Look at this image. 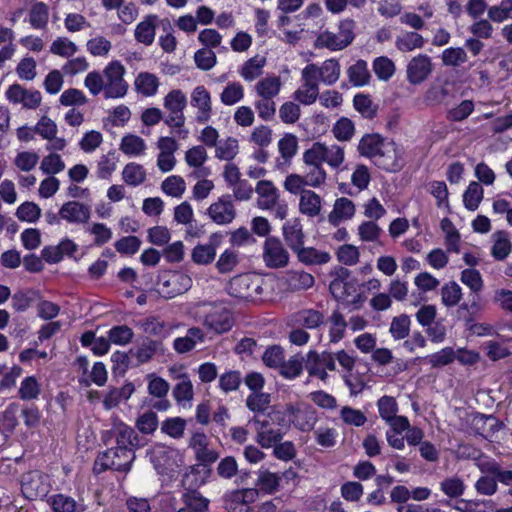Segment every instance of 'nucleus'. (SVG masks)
Returning <instances> with one entry per match:
<instances>
[{"instance_id":"24","label":"nucleus","mask_w":512,"mask_h":512,"mask_svg":"<svg viewBox=\"0 0 512 512\" xmlns=\"http://www.w3.org/2000/svg\"><path fill=\"white\" fill-rule=\"evenodd\" d=\"M111 433L116 442L115 447L130 449L135 452V450L141 446L137 432L125 423L120 422L115 424Z\"/></svg>"},{"instance_id":"45","label":"nucleus","mask_w":512,"mask_h":512,"mask_svg":"<svg viewBox=\"0 0 512 512\" xmlns=\"http://www.w3.org/2000/svg\"><path fill=\"white\" fill-rule=\"evenodd\" d=\"M286 283L293 291L307 290L314 285V277L305 271H289L286 274Z\"/></svg>"},{"instance_id":"18","label":"nucleus","mask_w":512,"mask_h":512,"mask_svg":"<svg viewBox=\"0 0 512 512\" xmlns=\"http://www.w3.org/2000/svg\"><path fill=\"white\" fill-rule=\"evenodd\" d=\"M373 162L387 172H397L403 167L401 151L393 141L385 144Z\"/></svg>"},{"instance_id":"63","label":"nucleus","mask_w":512,"mask_h":512,"mask_svg":"<svg viewBox=\"0 0 512 512\" xmlns=\"http://www.w3.org/2000/svg\"><path fill=\"white\" fill-rule=\"evenodd\" d=\"M354 108L366 119H373L377 115V105L365 94H357L353 99Z\"/></svg>"},{"instance_id":"16","label":"nucleus","mask_w":512,"mask_h":512,"mask_svg":"<svg viewBox=\"0 0 512 512\" xmlns=\"http://www.w3.org/2000/svg\"><path fill=\"white\" fill-rule=\"evenodd\" d=\"M432 71L431 58L426 54H418L408 62L406 78L410 84L419 85L428 79Z\"/></svg>"},{"instance_id":"61","label":"nucleus","mask_w":512,"mask_h":512,"mask_svg":"<svg viewBox=\"0 0 512 512\" xmlns=\"http://www.w3.org/2000/svg\"><path fill=\"white\" fill-rule=\"evenodd\" d=\"M38 298L39 294L34 290L18 291L12 295L11 305L15 311L24 312Z\"/></svg>"},{"instance_id":"4","label":"nucleus","mask_w":512,"mask_h":512,"mask_svg":"<svg viewBox=\"0 0 512 512\" xmlns=\"http://www.w3.org/2000/svg\"><path fill=\"white\" fill-rule=\"evenodd\" d=\"M163 106L168 110L169 114L164 119V123L172 129H178L177 133L185 139L189 131L184 129L185 116L184 109L187 106V97L180 89L171 90L163 100Z\"/></svg>"},{"instance_id":"64","label":"nucleus","mask_w":512,"mask_h":512,"mask_svg":"<svg viewBox=\"0 0 512 512\" xmlns=\"http://www.w3.org/2000/svg\"><path fill=\"white\" fill-rule=\"evenodd\" d=\"M242 383L241 373L237 370H229L219 376L218 386L224 393L239 389Z\"/></svg>"},{"instance_id":"36","label":"nucleus","mask_w":512,"mask_h":512,"mask_svg":"<svg viewBox=\"0 0 512 512\" xmlns=\"http://www.w3.org/2000/svg\"><path fill=\"white\" fill-rule=\"evenodd\" d=\"M217 234H212L210 242L207 244L196 245L191 253V258L194 263L200 265H207L213 262L216 256V238Z\"/></svg>"},{"instance_id":"51","label":"nucleus","mask_w":512,"mask_h":512,"mask_svg":"<svg viewBox=\"0 0 512 512\" xmlns=\"http://www.w3.org/2000/svg\"><path fill=\"white\" fill-rule=\"evenodd\" d=\"M295 321L307 329H316L324 323V315L315 309H303L296 313Z\"/></svg>"},{"instance_id":"8","label":"nucleus","mask_w":512,"mask_h":512,"mask_svg":"<svg viewBox=\"0 0 512 512\" xmlns=\"http://www.w3.org/2000/svg\"><path fill=\"white\" fill-rule=\"evenodd\" d=\"M285 415L297 429L303 432L312 430L317 422L315 409L306 403L288 404Z\"/></svg>"},{"instance_id":"13","label":"nucleus","mask_w":512,"mask_h":512,"mask_svg":"<svg viewBox=\"0 0 512 512\" xmlns=\"http://www.w3.org/2000/svg\"><path fill=\"white\" fill-rule=\"evenodd\" d=\"M236 209L231 199V195L220 196L207 208V215L210 220L217 225H229L236 218Z\"/></svg>"},{"instance_id":"3","label":"nucleus","mask_w":512,"mask_h":512,"mask_svg":"<svg viewBox=\"0 0 512 512\" xmlns=\"http://www.w3.org/2000/svg\"><path fill=\"white\" fill-rule=\"evenodd\" d=\"M257 207L261 210L272 211L275 218L283 220L288 215V204L280 199L278 188L269 180H260L255 187Z\"/></svg>"},{"instance_id":"49","label":"nucleus","mask_w":512,"mask_h":512,"mask_svg":"<svg viewBox=\"0 0 512 512\" xmlns=\"http://www.w3.org/2000/svg\"><path fill=\"white\" fill-rule=\"evenodd\" d=\"M329 339L331 343H338L345 336L347 321L339 310H334L329 318Z\"/></svg>"},{"instance_id":"7","label":"nucleus","mask_w":512,"mask_h":512,"mask_svg":"<svg viewBox=\"0 0 512 512\" xmlns=\"http://www.w3.org/2000/svg\"><path fill=\"white\" fill-rule=\"evenodd\" d=\"M262 261L269 269H282L288 266L290 254L276 236H268L262 246Z\"/></svg>"},{"instance_id":"30","label":"nucleus","mask_w":512,"mask_h":512,"mask_svg":"<svg viewBox=\"0 0 512 512\" xmlns=\"http://www.w3.org/2000/svg\"><path fill=\"white\" fill-rule=\"evenodd\" d=\"M130 352L136 358L138 363L144 364L151 361L156 354L163 353L164 348L161 341L147 337L139 344V346L132 349Z\"/></svg>"},{"instance_id":"41","label":"nucleus","mask_w":512,"mask_h":512,"mask_svg":"<svg viewBox=\"0 0 512 512\" xmlns=\"http://www.w3.org/2000/svg\"><path fill=\"white\" fill-rule=\"evenodd\" d=\"M281 478L278 473L260 469L257 472L256 486L263 493L273 494L278 490Z\"/></svg>"},{"instance_id":"32","label":"nucleus","mask_w":512,"mask_h":512,"mask_svg":"<svg viewBox=\"0 0 512 512\" xmlns=\"http://www.w3.org/2000/svg\"><path fill=\"white\" fill-rule=\"evenodd\" d=\"M322 198L312 190L302 191L299 199V211L301 214L314 218L320 215L322 210Z\"/></svg>"},{"instance_id":"59","label":"nucleus","mask_w":512,"mask_h":512,"mask_svg":"<svg viewBox=\"0 0 512 512\" xmlns=\"http://www.w3.org/2000/svg\"><path fill=\"white\" fill-rule=\"evenodd\" d=\"M239 263V252L233 248L226 249L220 254L216 268L221 274L232 272Z\"/></svg>"},{"instance_id":"6","label":"nucleus","mask_w":512,"mask_h":512,"mask_svg":"<svg viewBox=\"0 0 512 512\" xmlns=\"http://www.w3.org/2000/svg\"><path fill=\"white\" fill-rule=\"evenodd\" d=\"M306 159L310 163H327L331 168H339L345 160L344 148L337 145H326L315 142L306 150Z\"/></svg>"},{"instance_id":"40","label":"nucleus","mask_w":512,"mask_h":512,"mask_svg":"<svg viewBox=\"0 0 512 512\" xmlns=\"http://www.w3.org/2000/svg\"><path fill=\"white\" fill-rule=\"evenodd\" d=\"M53 512H83L84 506L77 503L72 497L64 494H55L48 499Z\"/></svg>"},{"instance_id":"31","label":"nucleus","mask_w":512,"mask_h":512,"mask_svg":"<svg viewBox=\"0 0 512 512\" xmlns=\"http://www.w3.org/2000/svg\"><path fill=\"white\" fill-rule=\"evenodd\" d=\"M387 142L379 134H365L359 141L358 151L360 155L374 161Z\"/></svg>"},{"instance_id":"12","label":"nucleus","mask_w":512,"mask_h":512,"mask_svg":"<svg viewBox=\"0 0 512 512\" xmlns=\"http://www.w3.org/2000/svg\"><path fill=\"white\" fill-rule=\"evenodd\" d=\"M305 369L310 376L325 381L328 377L326 371H334L336 369L335 358L330 352L317 353L309 351L306 355Z\"/></svg>"},{"instance_id":"38","label":"nucleus","mask_w":512,"mask_h":512,"mask_svg":"<svg viewBox=\"0 0 512 512\" xmlns=\"http://www.w3.org/2000/svg\"><path fill=\"white\" fill-rule=\"evenodd\" d=\"M303 161L307 166V171L303 176L307 186L316 188L324 184L327 178V174L323 168L322 163H310L307 161L306 151L303 153Z\"/></svg>"},{"instance_id":"54","label":"nucleus","mask_w":512,"mask_h":512,"mask_svg":"<svg viewBox=\"0 0 512 512\" xmlns=\"http://www.w3.org/2000/svg\"><path fill=\"white\" fill-rule=\"evenodd\" d=\"M244 98V87L239 82L228 83L220 94V101L226 106H232Z\"/></svg>"},{"instance_id":"23","label":"nucleus","mask_w":512,"mask_h":512,"mask_svg":"<svg viewBox=\"0 0 512 512\" xmlns=\"http://www.w3.org/2000/svg\"><path fill=\"white\" fill-rule=\"evenodd\" d=\"M212 470L205 465H191L189 466L181 480L182 486L185 491L198 490L210 478Z\"/></svg>"},{"instance_id":"35","label":"nucleus","mask_w":512,"mask_h":512,"mask_svg":"<svg viewBox=\"0 0 512 512\" xmlns=\"http://www.w3.org/2000/svg\"><path fill=\"white\" fill-rule=\"evenodd\" d=\"M135 387L131 382L126 383L121 388H110L103 399V407L110 410L117 407L121 401L128 400L134 393Z\"/></svg>"},{"instance_id":"21","label":"nucleus","mask_w":512,"mask_h":512,"mask_svg":"<svg viewBox=\"0 0 512 512\" xmlns=\"http://www.w3.org/2000/svg\"><path fill=\"white\" fill-rule=\"evenodd\" d=\"M306 67L315 69L314 76L318 79V82L327 86L334 85L340 78L341 66L335 58L325 60L320 66L310 63Z\"/></svg>"},{"instance_id":"25","label":"nucleus","mask_w":512,"mask_h":512,"mask_svg":"<svg viewBox=\"0 0 512 512\" xmlns=\"http://www.w3.org/2000/svg\"><path fill=\"white\" fill-rule=\"evenodd\" d=\"M173 379L177 380L176 385L173 388L172 394L174 399L179 404L189 403L193 400L194 391L193 384L187 373H178L176 368H170Z\"/></svg>"},{"instance_id":"57","label":"nucleus","mask_w":512,"mask_h":512,"mask_svg":"<svg viewBox=\"0 0 512 512\" xmlns=\"http://www.w3.org/2000/svg\"><path fill=\"white\" fill-rule=\"evenodd\" d=\"M146 380L149 395L155 398H163L167 396L170 390V385L165 379L155 373H150L146 376Z\"/></svg>"},{"instance_id":"27","label":"nucleus","mask_w":512,"mask_h":512,"mask_svg":"<svg viewBox=\"0 0 512 512\" xmlns=\"http://www.w3.org/2000/svg\"><path fill=\"white\" fill-rule=\"evenodd\" d=\"M282 234L287 246L293 253L304 245L305 235L301 221L298 218L286 221L282 227Z\"/></svg>"},{"instance_id":"43","label":"nucleus","mask_w":512,"mask_h":512,"mask_svg":"<svg viewBox=\"0 0 512 512\" xmlns=\"http://www.w3.org/2000/svg\"><path fill=\"white\" fill-rule=\"evenodd\" d=\"M347 75L350 83L356 87L367 85L371 77L367 62L361 59L347 69Z\"/></svg>"},{"instance_id":"62","label":"nucleus","mask_w":512,"mask_h":512,"mask_svg":"<svg viewBox=\"0 0 512 512\" xmlns=\"http://www.w3.org/2000/svg\"><path fill=\"white\" fill-rule=\"evenodd\" d=\"M462 298V288L454 281L441 288V300L446 307L456 306Z\"/></svg>"},{"instance_id":"58","label":"nucleus","mask_w":512,"mask_h":512,"mask_svg":"<svg viewBox=\"0 0 512 512\" xmlns=\"http://www.w3.org/2000/svg\"><path fill=\"white\" fill-rule=\"evenodd\" d=\"M22 373L23 369L19 365H13L10 369H7L5 364H0V391L13 388Z\"/></svg>"},{"instance_id":"10","label":"nucleus","mask_w":512,"mask_h":512,"mask_svg":"<svg viewBox=\"0 0 512 512\" xmlns=\"http://www.w3.org/2000/svg\"><path fill=\"white\" fill-rule=\"evenodd\" d=\"M182 461L179 451L165 445H156L151 453V462L161 475H168L179 467Z\"/></svg>"},{"instance_id":"15","label":"nucleus","mask_w":512,"mask_h":512,"mask_svg":"<svg viewBox=\"0 0 512 512\" xmlns=\"http://www.w3.org/2000/svg\"><path fill=\"white\" fill-rule=\"evenodd\" d=\"M190 105L196 109L195 120L199 124L207 123L212 116V98L203 85L196 86L190 95Z\"/></svg>"},{"instance_id":"50","label":"nucleus","mask_w":512,"mask_h":512,"mask_svg":"<svg viewBox=\"0 0 512 512\" xmlns=\"http://www.w3.org/2000/svg\"><path fill=\"white\" fill-rule=\"evenodd\" d=\"M484 197V190L480 183L473 181L463 193V203L467 210L475 211L478 209Z\"/></svg>"},{"instance_id":"14","label":"nucleus","mask_w":512,"mask_h":512,"mask_svg":"<svg viewBox=\"0 0 512 512\" xmlns=\"http://www.w3.org/2000/svg\"><path fill=\"white\" fill-rule=\"evenodd\" d=\"M10 103L21 104L24 109H36L42 102V95L38 90L26 89L20 84H12L5 92Z\"/></svg>"},{"instance_id":"11","label":"nucleus","mask_w":512,"mask_h":512,"mask_svg":"<svg viewBox=\"0 0 512 512\" xmlns=\"http://www.w3.org/2000/svg\"><path fill=\"white\" fill-rule=\"evenodd\" d=\"M315 69L306 66L301 71V85L294 91L293 98L303 105H312L319 97V82L314 76Z\"/></svg>"},{"instance_id":"5","label":"nucleus","mask_w":512,"mask_h":512,"mask_svg":"<svg viewBox=\"0 0 512 512\" xmlns=\"http://www.w3.org/2000/svg\"><path fill=\"white\" fill-rule=\"evenodd\" d=\"M125 73L126 69L119 61H112L106 65L103 70L106 99L123 98L127 94L129 85L124 79Z\"/></svg>"},{"instance_id":"53","label":"nucleus","mask_w":512,"mask_h":512,"mask_svg":"<svg viewBox=\"0 0 512 512\" xmlns=\"http://www.w3.org/2000/svg\"><path fill=\"white\" fill-rule=\"evenodd\" d=\"M494 244L491 254L496 260H504L511 252V242L508 234L504 231H498L494 235Z\"/></svg>"},{"instance_id":"2","label":"nucleus","mask_w":512,"mask_h":512,"mask_svg":"<svg viewBox=\"0 0 512 512\" xmlns=\"http://www.w3.org/2000/svg\"><path fill=\"white\" fill-rule=\"evenodd\" d=\"M136 458L135 452L121 447H112L98 454L93 472L99 475L107 470L128 473Z\"/></svg>"},{"instance_id":"52","label":"nucleus","mask_w":512,"mask_h":512,"mask_svg":"<svg viewBox=\"0 0 512 512\" xmlns=\"http://www.w3.org/2000/svg\"><path fill=\"white\" fill-rule=\"evenodd\" d=\"M488 18L494 23H503L512 19V0H501L498 4L489 6Z\"/></svg>"},{"instance_id":"56","label":"nucleus","mask_w":512,"mask_h":512,"mask_svg":"<svg viewBox=\"0 0 512 512\" xmlns=\"http://www.w3.org/2000/svg\"><path fill=\"white\" fill-rule=\"evenodd\" d=\"M107 337L110 339L112 344L125 346L131 343L134 337V332L132 328L127 325H116L107 331Z\"/></svg>"},{"instance_id":"28","label":"nucleus","mask_w":512,"mask_h":512,"mask_svg":"<svg viewBox=\"0 0 512 512\" xmlns=\"http://www.w3.org/2000/svg\"><path fill=\"white\" fill-rule=\"evenodd\" d=\"M205 341V334L199 327H191L187 330L186 335L177 337L173 341V348L179 354H185L192 351L197 344Z\"/></svg>"},{"instance_id":"9","label":"nucleus","mask_w":512,"mask_h":512,"mask_svg":"<svg viewBox=\"0 0 512 512\" xmlns=\"http://www.w3.org/2000/svg\"><path fill=\"white\" fill-rule=\"evenodd\" d=\"M192 287L190 276L173 271L162 276L159 283V293L166 299H172L188 291Z\"/></svg>"},{"instance_id":"19","label":"nucleus","mask_w":512,"mask_h":512,"mask_svg":"<svg viewBox=\"0 0 512 512\" xmlns=\"http://www.w3.org/2000/svg\"><path fill=\"white\" fill-rule=\"evenodd\" d=\"M329 290L337 301L352 305H357L362 301L361 294L358 293L356 280L350 282L332 280L329 285Z\"/></svg>"},{"instance_id":"34","label":"nucleus","mask_w":512,"mask_h":512,"mask_svg":"<svg viewBox=\"0 0 512 512\" xmlns=\"http://www.w3.org/2000/svg\"><path fill=\"white\" fill-rule=\"evenodd\" d=\"M159 85L158 77L150 72H140L134 81L136 92L145 97L154 96L158 91Z\"/></svg>"},{"instance_id":"1","label":"nucleus","mask_w":512,"mask_h":512,"mask_svg":"<svg viewBox=\"0 0 512 512\" xmlns=\"http://www.w3.org/2000/svg\"><path fill=\"white\" fill-rule=\"evenodd\" d=\"M197 315L203 326L215 334L226 333L234 326L233 314L222 302L199 303Z\"/></svg>"},{"instance_id":"42","label":"nucleus","mask_w":512,"mask_h":512,"mask_svg":"<svg viewBox=\"0 0 512 512\" xmlns=\"http://www.w3.org/2000/svg\"><path fill=\"white\" fill-rule=\"evenodd\" d=\"M147 177L146 170L138 163L130 162L122 170V179L128 185L137 187L142 185Z\"/></svg>"},{"instance_id":"46","label":"nucleus","mask_w":512,"mask_h":512,"mask_svg":"<svg viewBox=\"0 0 512 512\" xmlns=\"http://www.w3.org/2000/svg\"><path fill=\"white\" fill-rule=\"evenodd\" d=\"M120 150L127 156L137 157L144 154L146 143L137 135L127 134L121 139Z\"/></svg>"},{"instance_id":"60","label":"nucleus","mask_w":512,"mask_h":512,"mask_svg":"<svg viewBox=\"0 0 512 512\" xmlns=\"http://www.w3.org/2000/svg\"><path fill=\"white\" fill-rule=\"evenodd\" d=\"M305 360L303 356L295 355L289 358L288 361L283 362L280 368V373L286 379H294L298 377L303 368H305Z\"/></svg>"},{"instance_id":"26","label":"nucleus","mask_w":512,"mask_h":512,"mask_svg":"<svg viewBox=\"0 0 512 512\" xmlns=\"http://www.w3.org/2000/svg\"><path fill=\"white\" fill-rule=\"evenodd\" d=\"M159 22L158 15H146L135 27V40L145 46H150L155 40L156 28Z\"/></svg>"},{"instance_id":"37","label":"nucleus","mask_w":512,"mask_h":512,"mask_svg":"<svg viewBox=\"0 0 512 512\" xmlns=\"http://www.w3.org/2000/svg\"><path fill=\"white\" fill-rule=\"evenodd\" d=\"M425 45L423 36L414 31H406L398 35L395 40L396 48L401 52H411L421 49Z\"/></svg>"},{"instance_id":"47","label":"nucleus","mask_w":512,"mask_h":512,"mask_svg":"<svg viewBox=\"0 0 512 512\" xmlns=\"http://www.w3.org/2000/svg\"><path fill=\"white\" fill-rule=\"evenodd\" d=\"M139 327L146 334L162 338L168 337L171 332V329L164 321H161L159 318L154 316L141 320L139 322Z\"/></svg>"},{"instance_id":"48","label":"nucleus","mask_w":512,"mask_h":512,"mask_svg":"<svg viewBox=\"0 0 512 512\" xmlns=\"http://www.w3.org/2000/svg\"><path fill=\"white\" fill-rule=\"evenodd\" d=\"M182 501L185 505L183 509L189 512H204L208 509L209 500L202 496L198 490L184 491Z\"/></svg>"},{"instance_id":"55","label":"nucleus","mask_w":512,"mask_h":512,"mask_svg":"<svg viewBox=\"0 0 512 512\" xmlns=\"http://www.w3.org/2000/svg\"><path fill=\"white\" fill-rule=\"evenodd\" d=\"M41 393V386L38 383L35 376H27L25 377L21 383L18 390V396L21 400L31 401L35 400L39 397Z\"/></svg>"},{"instance_id":"33","label":"nucleus","mask_w":512,"mask_h":512,"mask_svg":"<svg viewBox=\"0 0 512 512\" xmlns=\"http://www.w3.org/2000/svg\"><path fill=\"white\" fill-rule=\"evenodd\" d=\"M299 262L304 265H323L331 260V256L326 251L318 250L314 247H305L302 245L294 252Z\"/></svg>"},{"instance_id":"22","label":"nucleus","mask_w":512,"mask_h":512,"mask_svg":"<svg viewBox=\"0 0 512 512\" xmlns=\"http://www.w3.org/2000/svg\"><path fill=\"white\" fill-rule=\"evenodd\" d=\"M78 250V245L70 238H64L58 245L45 246L41 251V257L49 264L60 262L64 256L73 257Z\"/></svg>"},{"instance_id":"44","label":"nucleus","mask_w":512,"mask_h":512,"mask_svg":"<svg viewBox=\"0 0 512 512\" xmlns=\"http://www.w3.org/2000/svg\"><path fill=\"white\" fill-rule=\"evenodd\" d=\"M265 64L266 59L264 57H252L244 62L239 70V74L245 81H254L262 75Z\"/></svg>"},{"instance_id":"17","label":"nucleus","mask_w":512,"mask_h":512,"mask_svg":"<svg viewBox=\"0 0 512 512\" xmlns=\"http://www.w3.org/2000/svg\"><path fill=\"white\" fill-rule=\"evenodd\" d=\"M91 214V206L77 200L67 201L61 206V217L68 224L86 225L91 218Z\"/></svg>"},{"instance_id":"29","label":"nucleus","mask_w":512,"mask_h":512,"mask_svg":"<svg viewBox=\"0 0 512 512\" xmlns=\"http://www.w3.org/2000/svg\"><path fill=\"white\" fill-rule=\"evenodd\" d=\"M355 204L346 197L335 200L333 209L328 215V221L333 226H338L342 221L351 219L355 215Z\"/></svg>"},{"instance_id":"20","label":"nucleus","mask_w":512,"mask_h":512,"mask_svg":"<svg viewBox=\"0 0 512 512\" xmlns=\"http://www.w3.org/2000/svg\"><path fill=\"white\" fill-rule=\"evenodd\" d=\"M21 489L24 496L30 500L43 497L48 493L44 476L37 470L29 471L22 476Z\"/></svg>"},{"instance_id":"39","label":"nucleus","mask_w":512,"mask_h":512,"mask_svg":"<svg viewBox=\"0 0 512 512\" xmlns=\"http://www.w3.org/2000/svg\"><path fill=\"white\" fill-rule=\"evenodd\" d=\"M281 86L279 76H268L256 83L255 91L260 98L274 99L279 94Z\"/></svg>"}]
</instances>
